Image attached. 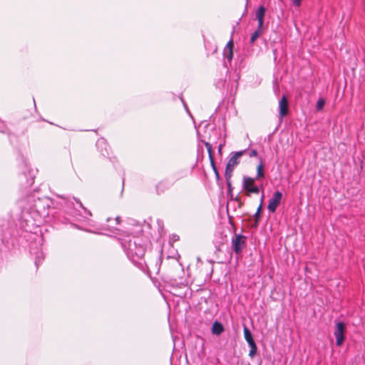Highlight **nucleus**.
<instances>
[{"instance_id":"9b49d317","label":"nucleus","mask_w":365,"mask_h":365,"mask_svg":"<svg viewBox=\"0 0 365 365\" xmlns=\"http://www.w3.org/2000/svg\"><path fill=\"white\" fill-rule=\"evenodd\" d=\"M266 9L264 6H259L255 13V19L257 20L258 29L264 31V19Z\"/></svg>"},{"instance_id":"7c9ffc66","label":"nucleus","mask_w":365,"mask_h":365,"mask_svg":"<svg viewBox=\"0 0 365 365\" xmlns=\"http://www.w3.org/2000/svg\"><path fill=\"white\" fill-rule=\"evenodd\" d=\"M115 220L117 222V224H120V217H115Z\"/></svg>"},{"instance_id":"cd10ccee","label":"nucleus","mask_w":365,"mask_h":365,"mask_svg":"<svg viewBox=\"0 0 365 365\" xmlns=\"http://www.w3.org/2000/svg\"><path fill=\"white\" fill-rule=\"evenodd\" d=\"M213 172L215 173L216 180H220V174H219V172H218L217 169L214 170Z\"/></svg>"},{"instance_id":"f8f14e48","label":"nucleus","mask_w":365,"mask_h":365,"mask_svg":"<svg viewBox=\"0 0 365 365\" xmlns=\"http://www.w3.org/2000/svg\"><path fill=\"white\" fill-rule=\"evenodd\" d=\"M34 182V177L29 174L27 177L24 173L21 176V185L22 187L26 188L31 187Z\"/></svg>"},{"instance_id":"bb28decb","label":"nucleus","mask_w":365,"mask_h":365,"mask_svg":"<svg viewBox=\"0 0 365 365\" xmlns=\"http://www.w3.org/2000/svg\"><path fill=\"white\" fill-rule=\"evenodd\" d=\"M248 155L250 157V158H252V157H256L257 155V152L256 150H251L249 153H248Z\"/></svg>"},{"instance_id":"f3484780","label":"nucleus","mask_w":365,"mask_h":365,"mask_svg":"<svg viewBox=\"0 0 365 365\" xmlns=\"http://www.w3.org/2000/svg\"><path fill=\"white\" fill-rule=\"evenodd\" d=\"M263 198H264V195H262L259 205L256 212L254 215V217H255V225L256 227L258 225V223H259V221L260 219V212H261V210L262 207Z\"/></svg>"},{"instance_id":"6ab92c4d","label":"nucleus","mask_w":365,"mask_h":365,"mask_svg":"<svg viewBox=\"0 0 365 365\" xmlns=\"http://www.w3.org/2000/svg\"><path fill=\"white\" fill-rule=\"evenodd\" d=\"M233 170H234V169H232V168L226 166L225 171V178L226 182H231V178L232 176Z\"/></svg>"},{"instance_id":"f257e3e1","label":"nucleus","mask_w":365,"mask_h":365,"mask_svg":"<svg viewBox=\"0 0 365 365\" xmlns=\"http://www.w3.org/2000/svg\"><path fill=\"white\" fill-rule=\"evenodd\" d=\"M117 240L130 260L140 269L145 270L147 264L145 260V254L147 240L143 235V230H140L139 235H134L133 232L121 234Z\"/></svg>"},{"instance_id":"412c9836","label":"nucleus","mask_w":365,"mask_h":365,"mask_svg":"<svg viewBox=\"0 0 365 365\" xmlns=\"http://www.w3.org/2000/svg\"><path fill=\"white\" fill-rule=\"evenodd\" d=\"M250 350L249 352V356L251 358H253L256 355L257 351V344H255L250 345Z\"/></svg>"},{"instance_id":"dca6fc26","label":"nucleus","mask_w":365,"mask_h":365,"mask_svg":"<svg viewBox=\"0 0 365 365\" xmlns=\"http://www.w3.org/2000/svg\"><path fill=\"white\" fill-rule=\"evenodd\" d=\"M264 168V161L262 158H259V163L257 167V176L256 179L264 178V173L263 171Z\"/></svg>"},{"instance_id":"c756f323","label":"nucleus","mask_w":365,"mask_h":365,"mask_svg":"<svg viewBox=\"0 0 365 365\" xmlns=\"http://www.w3.org/2000/svg\"><path fill=\"white\" fill-rule=\"evenodd\" d=\"M222 145L220 144L219 146H218V153L220 155L222 154Z\"/></svg>"},{"instance_id":"6e6552de","label":"nucleus","mask_w":365,"mask_h":365,"mask_svg":"<svg viewBox=\"0 0 365 365\" xmlns=\"http://www.w3.org/2000/svg\"><path fill=\"white\" fill-rule=\"evenodd\" d=\"M246 153H247V150L246 149L235 153H232V155L228 160L226 166L232 169H235V166H237L240 163V158L245 155Z\"/></svg>"},{"instance_id":"39448f33","label":"nucleus","mask_w":365,"mask_h":365,"mask_svg":"<svg viewBox=\"0 0 365 365\" xmlns=\"http://www.w3.org/2000/svg\"><path fill=\"white\" fill-rule=\"evenodd\" d=\"M255 178L244 176L242 179V188L247 192V195L250 196V193L258 194L259 188L255 185Z\"/></svg>"},{"instance_id":"f03ea898","label":"nucleus","mask_w":365,"mask_h":365,"mask_svg":"<svg viewBox=\"0 0 365 365\" xmlns=\"http://www.w3.org/2000/svg\"><path fill=\"white\" fill-rule=\"evenodd\" d=\"M48 207L49 205L46 200L38 198L35 200L32 210L34 212L38 214L40 217L44 219L49 215Z\"/></svg>"},{"instance_id":"1a4fd4ad","label":"nucleus","mask_w":365,"mask_h":365,"mask_svg":"<svg viewBox=\"0 0 365 365\" xmlns=\"http://www.w3.org/2000/svg\"><path fill=\"white\" fill-rule=\"evenodd\" d=\"M289 102L286 96H282L279 101V115L281 120L288 114Z\"/></svg>"},{"instance_id":"7ed1b4c3","label":"nucleus","mask_w":365,"mask_h":365,"mask_svg":"<svg viewBox=\"0 0 365 365\" xmlns=\"http://www.w3.org/2000/svg\"><path fill=\"white\" fill-rule=\"evenodd\" d=\"M175 182V180H172L168 178L161 179L155 185V193L158 195H161L166 193L170 190Z\"/></svg>"},{"instance_id":"423d86ee","label":"nucleus","mask_w":365,"mask_h":365,"mask_svg":"<svg viewBox=\"0 0 365 365\" xmlns=\"http://www.w3.org/2000/svg\"><path fill=\"white\" fill-rule=\"evenodd\" d=\"M345 330L346 327L344 322H339L336 323L334 334L336 338V344L338 346H340L344 341Z\"/></svg>"},{"instance_id":"c85d7f7f","label":"nucleus","mask_w":365,"mask_h":365,"mask_svg":"<svg viewBox=\"0 0 365 365\" xmlns=\"http://www.w3.org/2000/svg\"><path fill=\"white\" fill-rule=\"evenodd\" d=\"M292 3L296 6H299L301 5L302 0H292Z\"/></svg>"},{"instance_id":"aec40b11","label":"nucleus","mask_w":365,"mask_h":365,"mask_svg":"<svg viewBox=\"0 0 365 365\" xmlns=\"http://www.w3.org/2000/svg\"><path fill=\"white\" fill-rule=\"evenodd\" d=\"M223 55L225 58L230 61L233 58V50H224Z\"/></svg>"},{"instance_id":"ddd939ff","label":"nucleus","mask_w":365,"mask_h":365,"mask_svg":"<svg viewBox=\"0 0 365 365\" xmlns=\"http://www.w3.org/2000/svg\"><path fill=\"white\" fill-rule=\"evenodd\" d=\"M204 143L207 150L210 165L212 168V170H214L217 169V167H216L215 161H214L212 145L209 142H205Z\"/></svg>"},{"instance_id":"a211bd4d","label":"nucleus","mask_w":365,"mask_h":365,"mask_svg":"<svg viewBox=\"0 0 365 365\" xmlns=\"http://www.w3.org/2000/svg\"><path fill=\"white\" fill-rule=\"evenodd\" d=\"M263 33L262 30L257 29L251 35L250 43L253 44L254 42L261 36Z\"/></svg>"},{"instance_id":"393cba45","label":"nucleus","mask_w":365,"mask_h":365,"mask_svg":"<svg viewBox=\"0 0 365 365\" xmlns=\"http://www.w3.org/2000/svg\"><path fill=\"white\" fill-rule=\"evenodd\" d=\"M233 47H234V43H233V41L232 39H230L227 45L225 46L224 50H233Z\"/></svg>"},{"instance_id":"5701e85b","label":"nucleus","mask_w":365,"mask_h":365,"mask_svg":"<svg viewBox=\"0 0 365 365\" xmlns=\"http://www.w3.org/2000/svg\"><path fill=\"white\" fill-rule=\"evenodd\" d=\"M0 132L3 133H9V129L4 122L0 120Z\"/></svg>"},{"instance_id":"b1692460","label":"nucleus","mask_w":365,"mask_h":365,"mask_svg":"<svg viewBox=\"0 0 365 365\" xmlns=\"http://www.w3.org/2000/svg\"><path fill=\"white\" fill-rule=\"evenodd\" d=\"M75 200L78 204H79L80 207L83 210L85 217H91L92 215L91 211L88 210L86 207H84L79 200L75 199Z\"/></svg>"},{"instance_id":"20e7f679","label":"nucleus","mask_w":365,"mask_h":365,"mask_svg":"<svg viewBox=\"0 0 365 365\" xmlns=\"http://www.w3.org/2000/svg\"><path fill=\"white\" fill-rule=\"evenodd\" d=\"M232 247L237 255L242 253L246 245V237L241 234H235L232 237Z\"/></svg>"},{"instance_id":"4468645a","label":"nucleus","mask_w":365,"mask_h":365,"mask_svg":"<svg viewBox=\"0 0 365 365\" xmlns=\"http://www.w3.org/2000/svg\"><path fill=\"white\" fill-rule=\"evenodd\" d=\"M223 331H224V327H223L222 324L220 322L215 321L212 324V334L219 335V334H222Z\"/></svg>"},{"instance_id":"0eeeda50","label":"nucleus","mask_w":365,"mask_h":365,"mask_svg":"<svg viewBox=\"0 0 365 365\" xmlns=\"http://www.w3.org/2000/svg\"><path fill=\"white\" fill-rule=\"evenodd\" d=\"M282 198V193L277 190L274 192L272 198H270L269 201V204L267 205V209L270 212H274L277 208V207L279 205L281 200Z\"/></svg>"},{"instance_id":"4be33fe9","label":"nucleus","mask_w":365,"mask_h":365,"mask_svg":"<svg viewBox=\"0 0 365 365\" xmlns=\"http://www.w3.org/2000/svg\"><path fill=\"white\" fill-rule=\"evenodd\" d=\"M324 104H325V101L324 99L320 98L318 99L317 102V105H316V109L319 111L321 110H322V108H324Z\"/></svg>"},{"instance_id":"9d476101","label":"nucleus","mask_w":365,"mask_h":365,"mask_svg":"<svg viewBox=\"0 0 365 365\" xmlns=\"http://www.w3.org/2000/svg\"><path fill=\"white\" fill-rule=\"evenodd\" d=\"M96 146L102 156L109 158L110 154V148L106 140L101 139L98 140Z\"/></svg>"},{"instance_id":"2eb2a0df","label":"nucleus","mask_w":365,"mask_h":365,"mask_svg":"<svg viewBox=\"0 0 365 365\" xmlns=\"http://www.w3.org/2000/svg\"><path fill=\"white\" fill-rule=\"evenodd\" d=\"M244 336L249 346L256 344L250 331L246 326H244Z\"/></svg>"},{"instance_id":"2f4dec72","label":"nucleus","mask_w":365,"mask_h":365,"mask_svg":"<svg viewBox=\"0 0 365 365\" xmlns=\"http://www.w3.org/2000/svg\"><path fill=\"white\" fill-rule=\"evenodd\" d=\"M235 201H237V202H240V198L237 196L235 197V198L234 199Z\"/></svg>"},{"instance_id":"a878e982","label":"nucleus","mask_w":365,"mask_h":365,"mask_svg":"<svg viewBox=\"0 0 365 365\" xmlns=\"http://www.w3.org/2000/svg\"><path fill=\"white\" fill-rule=\"evenodd\" d=\"M227 183V193L230 194V195H232V190H233V187L232 186V182H226Z\"/></svg>"}]
</instances>
